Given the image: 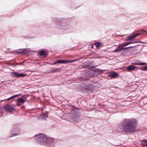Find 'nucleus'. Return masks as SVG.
I'll return each mask as SVG.
<instances>
[{
	"label": "nucleus",
	"mask_w": 147,
	"mask_h": 147,
	"mask_svg": "<svg viewBox=\"0 0 147 147\" xmlns=\"http://www.w3.org/2000/svg\"><path fill=\"white\" fill-rule=\"evenodd\" d=\"M101 43L100 42H97L94 44V45H95L96 48H98L100 45Z\"/></svg>",
	"instance_id": "412c9836"
},
{
	"label": "nucleus",
	"mask_w": 147,
	"mask_h": 147,
	"mask_svg": "<svg viewBox=\"0 0 147 147\" xmlns=\"http://www.w3.org/2000/svg\"><path fill=\"white\" fill-rule=\"evenodd\" d=\"M14 131L16 132H18V133H15L13 134H12L10 137H13V136H16L19 135L20 134V130L19 129H18V131H16L15 130H14Z\"/></svg>",
	"instance_id": "ddd939ff"
},
{
	"label": "nucleus",
	"mask_w": 147,
	"mask_h": 147,
	"mask_svg": "<svg viewBox=\"0 0 147 147\" xmlns=\"http://www.w3.org/2000/svg\"><path fill=\"white\" fill-rule=\"evenodd\" d=\"M55 139L52 138H50L48 137L47 140L46 142L47 145L50 147H53Z\"/></svg>",
	"instance_id": "39448f33"
},
{
	"label": "nucleus",
	"mask_w": 147,
	"mask_h": 147,
	"mask_svg": "<svg viewBox=\"0 0 147 147\" xmlns=\"http://www.w3.org/2000/svg\"><path fill=\"white\" fill-rule=\"evenodd\" d=\"M26 51L25 50H24L22 51H19L18 52V53H19L20 54H24L26 53Z\"/></svg>",
	"instance_id": "4be33fe9"
},
{
	"label": "nucleus",
	"mask_w": 147,
	"mask_h": 147,
	"mask_svg": "<svg viewBox=\"0 0 147 147\" xmlns=\"http://www.w3.org/2000/svg\"><path fill=\"white\" fill-rule=\"evenodd\" d=\"M4 108L5 111L9 112H11L14 111L15 110V109L9 105H7L4 106Z\"/></svg>",
	"instance_id": "0eeeda50"
},
{
	"label": "nucleus",
	"mask_w": 147,
	"mask_h": 147,
	"mask_svg": "<svg viewBox=\"0 0 147 147\" xmlns=\"http://www.w3.org/2000/svg\"><path fill=\"white\" fill-rule=\"evenodd\" d=\"M39 54L40 57H45L47 55V54L46 53V52L44 50L40 51L39 52Z\"/></svg>",
	"instance_id": "9b49d317"
},
{
	"label": "nucleus",
	"mask_w": 147,
	"mask_h": 147,
	"mask_svg": "<svg viewBox=\"0 0 147 147\" xmlns=\"http://www.w3.org/2000/svg\"><path fill=\"white\" fill-rule=\"evenodd\" d=\"M136 67L133 65H130L127 67V69L128 71H134Z\"/></svg>",
	"instance_id": "9d476101"
},
{
	"label": "nucleus",
	"mask_w": 147,
	"mask_h": 147,
	"mask_svg": "<svg viewBox=\"0 0 147 147\" xmlns=\"http://www.w3.org/2000/svg\"><path fill=\"white\" fill-rule=\"evenodd\" d=\"M93 47V45H92L91 46V48H92Z\"/></svg>",
	"instance_id": "393cba45"
},
{
	"label": "nucleus",
	"mask_w": 147,
	"mask_h": 147,
	"mask_svg": "<svg viewBox=\"0 0 147 147\" xmlns=\"http://www.w3.org/2000/svg\"><path fill=\"white\" fill-rule=\"evenodd\" d=\"M141 69L144 71H147V66L141 67Z\"/></svg>",
	"instance_id": "5701e85b"
},
{
	"label": "nucleus",
	"mask_w": 147,
	"mask_h": 147,
	"mask_svg": "<svg viewBox=\"0 0 147 147\" xmlns=\"http://www.w3.org/2000/svg\"><path fill=\"white\" fill-rule=\"evenodd\" d=\"M137 32L138 33L136 34H137L138 36L144 34L146 32L145 30H137Z\"/></svg>",
	"instance_id": "f8f14e48"
},
{
	"label": "nucleus",
	"mask_w": 147,
	"mask_h": 147,
	"mask_svg": "<svg viewBox=\"0 0 147 147\" xmlns=\"http://www.w3.org/2000/svg\"><path fill=\"white\" fill-rule=\"evenodd\" d=\"M47 114L46 113H44L43 114L40 115V118L41 119H43L45 118H47Z\"/></svg>",
	"instance_id": "a211bd4d"
},
{
	"label": "nucleus",
	"mask_w": 147,
	"mask_h": 147,
	"mask_svg": "<svg viewBox=\"0 0 147 147\" xmlns=\"http://www.w3.org/2000/svg\"><path fill=\"white\" fill-rule=\"evenodd\" d=\"M84 87L86 90L87 91H91L93 89L92 85L89 84L86 85Z\"/></svg>",
	"instance_id": "1a4fd4ad"
},
{
	"label": "nucleus",
	"mask_w": 147,
	"mask_h": 147,
	"mask_svg": "<svg viewBox=\"0 0 147 147\" xmlns=\"http://www.w3.org/2000/svg\"><path fill=\"white\" fill-rule=\"evenodd\" d=\"M12 77L16 78H24L27 76V75L24 74H19L16 72H13L11 73Z\"/></svg>",
	"instance_id": "423d86ee"
},
{
	"label": "nucleus",
	"mask_w": 147,
	"mask_h": 147,
	"mask_svg": "<svg viewBox=\"0 0 147 147\" xmlns=\"http://www.w3.org/2000/svg\"><path fill=\"white\" fill-rule=\"evenodd\" d=\"M59 70V69L58 68H55V69H52L51 70V71L52 72H58Z\"/></svg>",
	"instance_id": "6ab92c4d"
},
{
	"label": "nucleus",
	"mask_w": 147,
	"mask_h": 147,
	"mask_svg": "<svg viewBox=\"0 0 147 147\" xmlns=\"http://www.w3.org/2000/svg\"><path fill=\"white\" fill-rule=\"evenodd\" d=\"M134 64L136 65H146V63H134Z\"/></svg>",
	"instance_id": "aec40b11"
},
{
	"label": "nucleus",
	"mask_w": 147,
	"mask_h": 147,
	"mask_svg": "<svg viewBox=\"0 0 147 147\" xmlns=\"http://www.w3.org/2000/svg\"><path fill=\"white\" fill-rule=\"evenodd\" d=\"M138 123L134 118L125 119L120 123L119 128L122 132L132 133L136 131Z\"/></svg>",
	"instance_id": "f257e3e1"
},
{
	"label": "nucleus",
	"mask_w": 147,
	"mask_h": 147,
	"mask_svg": "<svg viewBox=\"0 0 147 147\" xmlns=\"http://www.w3.org/2000/svg\"><path fill=\"white\" fill-rule=\"evenodd\" d=\"M78 59H76L75 60H58L55 62L54 63V64H56L57 63H65V64H67L69 63H72L76 61H77Z\"/></svg>",
	"instance_id": "20e7f679"
},
{
	"label": "nucleus",
	"mask_w": 147,
	"mask_h": 147,
	"mask_svg": "<svg viewBox=\"0 0 147 147\" xmlns=\"http://www.w3.org/2000/svg\"><path fill=\"white\" fill-rule=\"evenodd\" d=\"M132 42H126V43H124V44H125L124 45L126 46L132 43Z\"/></svg>",
	"instance_id": "b1692460"
},
{
	"label": "nucleus",
	"mask_w": 147,
	"mask_h": 147,
	"mask_svg": "<svg viewBox=\"0 0 147 147\" xmlns=\"http://www.w3.org/2000/svg\"><path fill=\"white\" fill-rule=\"evenodd\" d=\"M37 137L36 138V140L41 143H46L47 141L48 137L46 135L43 134H40L38 135H36Z\"/></svg>",
	"instance_id": "f03ea898"
},
{
	"label": "nucleus",
	"mask_w": 147,
	"mask_h": 147,
	"mask_svg": "<svg viewBox=\"0 0 147 147\" xmlns=\"http://www.w3.org/2000/svg\"><path fill=\"white\" fill-rule=\"evenodd\" d=\"M19 96H20V95H15L12 96L10 97V98H8V99H7L6 100H10L13 99L14 98L17 97Z\"/></svg>",
	"instance_id": "dca6fc26"
},
{
	"label": "nucleus",
	"mask_w": 147,
	"mask_h": 147,
	"mask_svg": "<svg viewBox=\"0 0 147 147\" xmlns=\"http://www.w3.org/2000/svg\"><path fill=\"white\" fill-rule=\"evenodd\" d=\"M17 106H19L21 104H23L24 102V99L22 98H18L17 100Z\"/></svg>",
	"instance_id": "6e6552de"
},
{
	"label": "nucleus",
	"mask_w": 147,
	"mask_h": 147,
	"mask_svg": "<svg viewBox=\"0 0 147 147\" xmlns=\"http://www.w3.org/2000/svg\"><path fill=\"white\" fill-rule=\"evenodd\" d=\"M137 36H138V35L136 34L132 36H130L128 37L127 40H130L132 39V38H134Z\"/></svg>",
	"instance_id": "f3484780"
},
{
	"label": "nucleus",
	"mask_w": 147,
	"mask_h": 147,
	"mask_svg": "<svg viewBox=\"0 0 147 147\" xmlns=\"http://www.w3.org/2000/svg\"><path fill=\"white\" fill-rule=\"evenodd\" d=\"M125 44L124 43H122L120 45H119L118 46V48L115 49L113 51L114 52H117L120 51H122L123 50H125L128 48H131L132 47H128L125 48L124 47L125 46L124 45Z\"/></svg>",
	"instance_id": "7ed1b4c3"
},
{
	"label": "nucleus",
	"mask_w": 147,
	"mask_h": 147,
	"mask_svg": "<svg viewBox=\"0 0 147 147\" xmlns=\"http://www.w3.org/2000/svg\"><path fill=\"white\" fill-rule=\"evenodd\" d=\"M118 74L117 73L115 72H112L110 74V77L112 78H115L117 76Z\"/></svg>",
	"instance_id": "2eb2a0df"
},
{
	"label": "nucleus",
	"mask_w": 147,
	"mask_h": 147,
	"mask_svg": "<svg viewBox=\"0 0 147 147\" xmlns=\"http://www.w3.org/2000/svg\"><path fill=\"white\" fill-rule=\"evenodd\" d=\"M141 143L143 146L147 147V139H144L142 140Z\"/></svg>",
	"instance_id": "4468645a"
}]
</instances>
